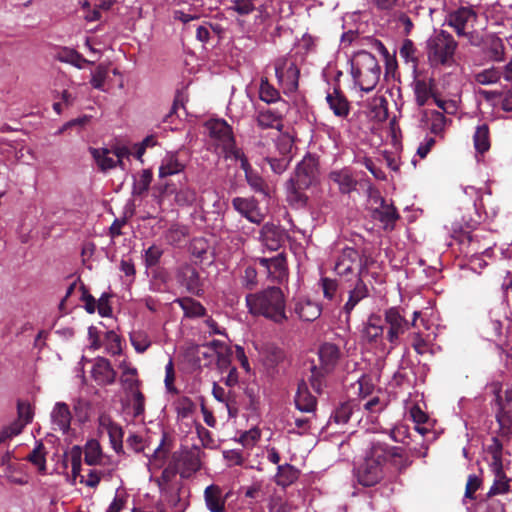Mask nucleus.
Instances as JSON below:
<instances>
[{"mask_svg":"<svg viewBox=\"0 0 512 512\" xmlns=\"http://www.w3.org/2000/svg\"><path fill=\"white\" fill-rule=\"evenodd\" d=\"M286 233L279 225L265 223L260 230V241L269 250H278L285 242Z\"/></svg>","mask_w":512,"mask_h":512,"instance_id":"6ab92c4d","label":"nucleus"},{"mask_svg":"<svg viewBox=\"0 0 512 512\" xmlns=\"http://www.w3.org/2000/svg\"><path fill=\"white\" fill-rule=\"evenodd\" d=\"M457 43L453 36L441 30L427 41V54L432 64H446L454 55Z\"/></svg>","mask_w":512,"mask_h":512,"instance_id":"423d86ee","label":"nucleus"},{"mask_svg":"<svg viewBox=\"0 0 512 512\" xmlns=\"http://www.w3.org/2000/svg\"><path fill=\"white\" fill-rule=\"evenodd\" d=\"M503 445L497 437H492V443L487 447V452L492 456L494 470L501 472Z\"/></svg>","mask_w":512,"mask_h":512,"instance_id":"09e8293b","label":"nucleus"},{"mask_svg":"<svg viewBox=\"0 0 512 512\" xmlns=\"http://www.w3.org/2000/svg\"><path fill=\"white\" fill-rule=\"evenodd\" d=\"M380 74L381 67L372 53L361 51L356 54L351 64V75L362 91H372L379 82Z\"/></svg>","mask_w":512,"mask_h":512,"instance_id":"20e7f679","label":"nucleus"},{"mask_svg":"<svg viewBox=\"0 0 512 512\" xmlns=\"http://www.w3.org/2000/svg\"><path fill=\"white\" fill-rule=\"evenodd\" d=\"M306 189L298 187V183L290 179L287 183L286 196L289 205L297 209L305 207L308 201V197L305 194Z\"/></svg>","mask_w":512,"mask_h":512,"instance_id":"c756f323","label":"nucleus"},{"mask_svg":"<svg viewBox=\"0 0 512 512\" xmlns=\"http://www.w3.org/2000/svg\"><path fill=\"white\" fill-rule=\"evenodd\" d=\"M371 216L374 220L383 224L384 230L391 231L395 228V223L399 220L400 215L393 203L384 202L379 206L371 209Z\"/></svg>","mask_w":512,"mask_h":512,"instance_id":"4be33fe9","label":"nucleus"},{"mask_svg":"<svg viewBox=\"0 0 512 512\" xmlns=\"http://www.w3.org/2000/svg\"><path fill=\"white\" fill-rule=\"evenodd\" d=\"M132 397L134 417H139L145 412V396L140 389L129 393Z\"/></svg>","mask_w":512,"mask_h":512,"instance_id":"338daca9","label":"nucleus"},{"mask_svg":"<svg viewBox=\"0 0 512 512\" xmlns=\"http://www.w3.org/2000/svg\"><path fill=\"white\" fill-rule=\"evenodd\" d=\"M178 473L180 474V470L171 457L167 467L164 468L160 478L157 480L160 490H164L166 485H168Z\"/></svg>","mask_w":512,"mask_h":512,"instance_id":"3c124183","label":"nucleus"},{"mask_svg":"<svg viewBox=\"0 0 512 512\" xmlns=\"http://www.w3.org/2000/svg\"><path fill=\"white\" fill-rule=\"evenodd\" d=\"M53 424L63 433H67L70 429L72 415L69 406L64 402H57L51 413Z\"/></svg>","mask_w":512,"mask_h":512,"instance_id":"bb28decb","label":"nucleus"},{"mask_svg":"<svg viewBox=\"0 0 512 512\" xmlns=\"http://www.w3.org/2000/svg\"><path fill=\"white\" fill-rule=\"evenodd\" d=\"M424 116L427 118L429 124V130L435 135H441L446 127L448 119L442 112L431 110L424 111Z\"/></svg>","mask_w":512,"mask_h":512,"instance_id":"ea45409f","label":"nucleus"},{"mask_svg":"<svg viewBox=\"0 0 512 512\" xmlns=\"http://www.w3.org/2000/svg\"><path fill=\"white\" fill-rule=\"evenodd\" d=\"M232 206L251 223L260 224L264 220V214L260 211L259 203L254 197H235L232 200Z\"/></svg>","mask_w":512,"mask_h":512,"instance_id":"9b49d317","label":"nucleus"},{"mask_svg":"<svg viewBox=\"0 0 512 512\" xmlns=\"http://www.w3.org/2000/svg\"><path fill=\"white\" fill-rule=\"evenodd\" d=\"M473 141L476 151L481 154L490 149L489 127L487 124H482L476 128Z\"/></svg>","mask_w":512,"mask_h":512,"instance_id":"a19ab883","label":"nucleus"},{"mask_svg":"<svg viewBox=\"0 0 512 512\" xmlns=\"http://www.w3.org/2000/svg\"><path fill=\"white\" fill-rule=\"evenodd\" d=\"M258 263L262 266L267 277L278 283H281L287 277V264L284 254H278L272 258H259Z\"/></svg>","mask_w":512,"mask_h":512,"instance_id":"a211bd4d","label":"nucleus"},{"mask_svg":"<svg viewBox=\"0 0 512 512\" xmlns=\"http://www.w3.org/2000/svg\"><path fill=\"white\" fill-rule=\"evenodd\" d=\"M380 432L387 433L390 439L396 443H405V440L409 437V428L405 424H398L389 430H381Z\"/></svg>","mask_w":512,"mask_h":512,"instance_id":"864d4df0","label":"nucleus"},{"mask_svg":"<svg viewBox=\"0 0 512 512\" xmlns=\"http://www.w3.org/2000/svg\"><path fill=\"white\" fill-rule=\"evenodd\" d=\"M496 405V420L500 426V430L505 435L512 433V413L511 410L508 409L509 405L502 402L499 393L496 395Z\"/></svg>","mask_w":512,"mask_h":512,"instance_id":"c85d7f7f","label":"nucleus"},{"mask_svg":"<svg viewBox=\"0 0 512 512\" xmlns=\"http://www.w3.org/2000/svg\"><path fill=\"white\" fill-rule=\"evenodd\" d=\"M370 265L368 256L361 255L352 247H345L337 257L334 271L345 281H352L363 277Z\"/></svg>","mask_w":512,"mask_h":512,"instance_id":"39448f33","label":"nucleus"},{"mask_svg":"<svg viewBox=\"0 0 512 512\" xmlns=\"http://www.w3.org/2000/svg\"><path fill=\"white\" fill-rule=\"evenodd\" d=\"M57 59L64 63H69L79 69L83 68L85 64H91L89 60L84 58L80 53L71 48H61L57 53Z\"/></svg>","mask_w":512,"mask_h":512,"instance_id":"58836bf2","label":"nucleus"},{"mask_svg":"<svg viewBox=\"0 0 512 512\" xmlns=\"http://www.w3.org/2000/svg\"><path fill=\"white\" fill-rule=\"evenodd\" d=\"M26 459L33 465L37 466L38 471L41 474L46 473V451L42 441L36 442V446L31 451V453L26 457Z\"/></svg>","mask_w":512,"mask_h":512,"instance_id":"79ce46f5","label":"nucleus"},{"mask_svg":"<svg viewBox=\"0 0 512 512\" xmlns=\"http://www.w3.org/2000/svg\"><path fill=\"white\" fill-rule=\"evenodd\" d=\"M226 499L227 496H223L222 488L216 484H211L204 490L205 504L210 512H226Z\"/></svg>","mask_w":512,"mask_h":512,"instance_id":"b1692460","label":"nucleus"},{"mask_svg":"<svg viewBox=\"0 0 512 512\" xmlns=\"http://www.w3.org/2000/svg\"><path fill=\"white\" fill-rule=\"evenodd\" d=\"M189 251L198 263L212 262L210 244L204 237H195L191 240Z\"/></svg>","mask_w":512,"mask_h":512,"instance_id":"cd10ccee","label":"nucleus"},{"mask_svg":"<svg viewBox=\"0 0 512 512\" xmlns=\"http://www.w3.org/2000/svg\"><path fill=\"white\" fill-rule=\"evenodd\" d=\"M108 75V68L102 64L98 65L92 73L90 83L93 88L105 91L104 83Z\"/></svg>","mask_w":512,"mask_h":512,"instance_id":"6e6d98bb","label":"nucleus"},{"mask_svg":"<svg viewBox=\"0 0 512 512\" xmlns=\"http://www.w3.org/2000/svg\"><path fill=\"white\" fill-rule=\"evenodd\" d=\"M175 302L182 308L186 317H203L206 314L205 307L199 301L191 297L179 298Z\"/></svg>","mask_w":512,"mask_h":512,"instance_id":"c9c22d12","label":"nucleus"},{"mask_svg":"<svg viewBox=\"0 0 512 512\" xmlns=\"http://www.w3.org/2000/svg\"><path fill=\"white\" fill-rule=\"evenodd\" d=\"M384 331L385 327L381 316L372 313L363 325L361 337L368 344H377L385 337Z\"/></svg>","mask_w":512,"mask_h":512,"instance_id":"aec40b11","label":"nucleus"},{"mask_svg":"<svg viewBox=\"0 0 512 512\" xmlns=\"http://www.w3.org/2000/svg\"><path fill=\"white\" fill-rule=\"evenodd\" d=\"M319 364H312L309 382L313 390L320 394L326 387V378L336 368L340 358V348L333 343H323L318 350Z\"/></svg>","mask_w":512,"mask_h":512,"instance_id":"7ed1b4c3","label":"nucleus"},{"mask_svg":"<svg viewBox=\"0 0 512 512\" xmlns=\"http://www.w3.org/2000/svg\"><path fill=\"white\" fill-rule=\"evenodd\" d=\"M275 75L279 85L289 91L298 88L300 71L296 64L288 59L287 56H281L274 61Z\"/></svg>","mask_w":512,"mask_h":512,"instance_id":"6e6552de","label":"nucleus"},{"mask_svg":"<svg viewBox=\"0 0 512 512\" xmlns=\"http://www.w3.org/2000/svg\"><path fill=\"white\" fill-rule=\"evenodd\" d=\"M411 346L418 355L432 353L429 342L424 339L420 333H414L412 335Z\"/></svg>","mask_w":512,"mask_h":512,"instance_id":"680f3d73","label":"nucleus"},{"mask_svg":"<svg viewBox=\"0 0 512 512\" xmlns=\"http://www.w3.org/2000/svg\"><path fill=\"white\" fill-rule=\"evenodd\" d=\"M106 352L112 356L122 353L121 339L114 331H108L105 335Z\"/></svg>","mask_w":512,"mask_h":512,"instance_id":"603ef678","label":"nucleus"},{"mask_svg":"<svg viewBox=\"0 0 512 512\" xmlns=\"http://www.w3.org/2000/svg\"><path fill=\"white\" fill-rule=\"evenodd\" d=\"M163 255V249L160 246L152 245L144 254V262L146 267L151 268L159 264L160 259Z\"/></svg>","mask_w":512,"mask_h":512,"instance_id":"13d9d810","label":"nucleus"},{"mask_svg":"<svg viewBox=\"0 0 512 512\" xmlns=\"http://www.w3.org/2000/svg\"><path fill=\"white\" fill-rule=\"evenodd\" d=\"M495 471V480L490 490L487 493V496H494L498 494L505 493L509 490V481L506 478L503 468L501 467V472L499 470Z\"/></svg>","mask_w":512,"mask_h":512,"instance_id":"de8ad7c7","label":"nucleus"},{"mask_svg":"<svg viewBox=\"0 0 512 512\" xmlns=\"http://www.w3.org/2000/svg\"><path fill=\"white\" fill-rule=\"evenodd\" d=\"M205 127L210 138L221 148L235 139L232 127L223 119H210L205 123Z\"/></svg>","mask_w":512,"mask_h":512,"instance_id":"4468645a","label":"nucleus"},{"mask_svg":"<svg viewBox=\"0 0 512 512\" xmlns=\"http://www.w3.org/2000/svg\"><path fill=\"white\" fill-rule=\"evenodd\" d=\"M242 286L247 290H253L258 285L257 270L253 266L245 268L240 277Z\"/></svg>","mask_w":512,"mask_h":512,"instance_id":"4d7b16f0","label":"nucleus"},{"mask_svg":"<svg viewBox=\"0 0 512 512\" xmlns=\"http://www.w3.org/2000/svg\"><path fill=\"white\" fill-rule=\"evenodd\" d=\"M90 152L95 159L100 170L107 171L109 169L117 167L116 161L109 156L110 150L107 148L97 149L90 148Z\"/></svg>","mask_w":512,"mask_h":512,"instance_id":"37998d69","label":"nucleus"},{"mask_svg":"<svg viewBox=\"0 0 512 512\" xmlns=\"http://www.w3.org/2000/svg\"><path fill=\"white\" fill-rule=\"evenodd\" d=\"M328 180L335 184L341 194H350L357 188L358 181L349 167L334 169L329 172Z\"/></svg>","mask_w":512,"mask_h":512,"instance_id":"2eb2a0df","label":"nucleus"},{"mask_svg":"<svg viewBox=\"0 0 512 512\" xmlns=\"http://www.w3.org/2000/svg\"><path fill=\"white\" fill-rule=\"evenodd\" d=\"M284 358L285 353L281 348L275 345H270L266 348V361L270 366L278 365Z\"/></svg>","mask_w":512,"mask_h":512,"instance_id":"0e129e2a","label":"nucleus"},{"mask_svg":"<svg viewBox=\"0 0 512 512\" xmlns=\"http://www.w3.org/2000/svg\"><path fill=\"white\" fill-rule=\"evenodd\" d=\"M175 201L181 206L192 205L196 201V192L189 187L181 188L176 192Z\"/></svg>","mask_w":512,"mask_h":512,"instance_id":"052dcab7","label":"nucleus"},{"mask_svg":"<svg viewBox=\"0 0 512 512\" xmlns=\"http://www.w3.org/2000/svg\"><path fill=\"white\" fill-rule=\"evenodd\" d=\"M248 312L253 316H261L281 325L288 320L286 312V296L277 286H268L260 291L249 293L245 297Z\"/></svg>","mask_w":512,"mask_h":512,"instance_id":"f03ea898","label":"nucleus"},{"mask_svg":"<svg viewBox=\"0 0 512 512\" xmlns=\"http://www.w3.org/2000/svg\"><path fill=\"white\" fill-rule=\"evenodd\" d=\"M84 461L90 466L101 465L103 463L102 449L97 440L92 439L86 443Z\"/></svg>","mask_w":512,"mask_h":512,"instance_id":"4c0bfd02","label":"nucleus"},{"mask_svg":"<svg viewBox=\"0 0 512 512\" xmlns=\"http://www.w3.org/2000/svg\"><path fill=\"white\" fill-rule=\"evenodd\" d=\"M257 125L262 129H283V114L278 110L260 109L256 116Z\"/></svg>","mask_w":512,"mask_h":512,"instance_id":"393cba45","label":"nucleus"},{"mask_svg":"<svg viewBox=\"0 0 512 512\" xmlns=\"http://www.w3.org/2000/svg\"><path fill=\"white\" fill-rule=\"evenodd\" d=\"M294 402L296 408L301 412L314 413L317 407V399L310 393L304 381L298 384Z\"/></svg>","mask_w":512,"mask_h":512,"instance_id":"a878e982","label":"nucleus"},{"mask_svg":"<svg viewBox=\"0 0 512 512\" xmlns=\"http://www.w3.org/2000/svg\"><path fill=\"white\" fill-rule=\"evenodd\" d=\"M120 383L126 393L138 390L141 381L138 379L137 369H128L126 372H121Z\"/></svg>","mask_w":512,"mask_h":512,"instance_id":"a18cd8bd","label":"nucleus"},{"mask_svg":"<svg viewBox=\"0 0 512 512\" xmlns=\"http://www.w3.org/2000/svg\"><path fill=\"white\" fill-rule=\"evenodd\" d=\"M477 20L476 12L469 7H460L449 15L448 24L454 28L458 36L467 35V29L473 28Z\"/></svg>","mask_w":512,"mask_h":512,"instance_id":"f8f14e48","label":"nucleus"},{"mask_svg":"<svg viewBox=\"0 0 512 512\" xmlns=\"http://www.w3.org/2000/svg\"><path fill=\"white\" fill-rule=\"evenodd\" d=\"M245 180L255 193L262 195L264 198L270 197L271 189L269 185L255 169L245 175Z\"/></svg>","mask_w":512,"mask_h":512,"instance_id":"f704fd0d","label":"nucleus"},{"mask_svg":"<svg viewBox=\"0 0 512 512\" xmlns=\"http://www.w3.org/2000/svg\"><path fill=\"white\" fill-rule=\"evenodd\" d=\"M326 102L336 117L344 119L349 115L350 102L338 85L332 92H327Z\"/></svg>","mask_w":512,"mask_h":512,"instance_id":"5701e85b","label":"nucleus"},{"mask_svg":"<svg viewBox=\"0 0 512 512\" xmlns=\"http://www.w3.org/2000/svg\"><path fill=\"white\" fill-rule=\"evenodd\" d=\"M177 277L179 283L186 288L187 292L198 297L203 295V281L200 278L199 272L194 267L191 265L181 267Z\"/></svg>","mask_w":512,"mask_h":512,"instance_id":"dca6fc26","label":"nucleus"},{"mask_svg":"<svg viewBox=\"0 0 512 512\" xmlns=\"http://www.w3.org/2000/svg\"><path fill=\"white\" fill-rule=\"evenodd\" d=\"M185 169V163L181 162L176 153L167 154L159 167V177L165 178L178 174Z\"/></svg>","mask_w":512,"mask_h":512,"instance_id":"2f4dec72","label":"nucleus"},{"mask_svg":"<svg viewBox=\"0 0 512 512\" xmlns=\"http://www.w3.org/2000/svg\"><path fill=\"white\" fill-rule=\"evenodd\" d=\"M259 97L266 103H273L280 99V93L269 83L267 77L261 78Z\"/></svg>","mask_w":512,"mask_h":512,"instance_id":"49530a36","label":"nucleus"},{"mask_svg":"<svg viewBox=\"0 0 512 512\" xmlns=\"http://www.w3.org/2000/svg\"><path fill=\"white\" fill-rule=\"evenodd\" d=\"M414 94L415 100L418 106H424L431 97H434L433 93V80L426 81L424 79H417L414 81Z\"/></svg>","mask_w":512,"mask_h":512,"instance_id":"473e14b6","label":"nucleus"},{"mask_svg":"<svg viewBox=\"0 0 512 512\" xmlns=\"http://www.w3.org/2000/svg\"><path fill=\"white\" fill-rule=\"evenodd\" d=\"M318 177V161L314 156L308 155L297 165L295 174L290 179L298 183L300 188H309Z\"/></svg>","mask_w":512,"mask_h":512,"instance_id":"9d476101","label":"nucleus"},{"mask_svg":"<svg viewBox=\"0 0 512 512\" xmlns=\"http://www.w3.org/2000/svg\"><path fill=\"white\" fill-rule=\"evenodd\" d=\"M415 53L416 48L413 41L410 39H405L399 50L400 57L403 58L406 62L411 61L414 64H417L418 60Z\"/></svg>","mask_w":512,"mask_h":512,"instance_id":"e2e57ef3","label":"nucleus"},{"mask_svg":"<svg viewBox=\"0 0 512 512\" xmlns=\"http://www.w3.org/2000/svg\"><path fill=\"white\" fill-rule=\"evenodd\" d=\"M130 341L138 353H144L150 346L147 336L140 332H134L130 335Z\"/></svg>","mask_w":512,"mask_h":512,"instance_id":"69168bd1","label":"nucleus"},{"mask_svg":"<svg viewBox=\"0 0 512 512\" xmlns=\"http://www.w3.org/2000/svg\"><path fill=\"white\" fill-rule=\"evenodd\" d=\"M300 471L293 465H278L276 474V483L280 486L287 487L293 484L299 478Z\"/></svg>","mask_w":512,"mask_h":512,"instance_id":"e433bc0d","label":"nucleus"},{"mask_svg":"<svg viewBox=\"0 0 512 512\" xmlns=\"http://www.w3.org/2000/svg\"><path fill=\"white\" fill-rule=\"evenodd\" d=\"M200 450L198 448L176 451L172 459L180 470L181 478L187 479L201 469Z\"/></svg>","mask_w":512,"mask_h":512,"instance_id":"1a4fd4ad","label":"nucleus"},{"mask_svg":"<svg viewBox=\"0 0 512 512\" xmlns=\"http://www.w3.org/2000/svg\"><path fill=\"white\" fill-rule=\"evenodd\" d=\"M110 476V473L106 470L90 469L87 474V478L81 476L80 482L85 484L89 488H96L101 479Z\"/></svg>","mask_w":512,"mask_h":512,"instance_id":"5fc2aeb1","label":"nucleus"},{"mask_svg":"<svg viewBox=\"0 0 512 512\" xmlns=\"http://www.w3.org/2000/svg\"><path fill=\"white\" fill-rule=\"evenodd\" d=\"M153 179V173L150 169H144L138 178H135L132 193L135 196H142L148 192Z\"/></svg>","mask_w":512,"mask_h":512,"instance_id":"c03bdc74","label":"nucleus"},{"mask_svg":"<svg viewBox=\"0 0 512 512\" xmlns=\"http://www.w3.org/2000/svg\"><path fill=\"white\" fill-rule=\"evenodd\" d=\"M17 415L18 420L27 424H30L33 420L34 412L32 406L27 401H17Z\"/></svg>","mask_w":512,"mask_h":512,"instance_id":"bf43d9fd","label":"nucleus"},{"mask_svg":"<svg viewBox=\"0 0 512 512\" xmlns=\"http://www.w3.org/2000/svg\"><path fill=\"white\" fill-rule=\"evenodd\" d=\"M82 454L83 452L81 447L77 445L73 446L68 453V457L71 462V474L74 480L77 477L81 478L82 476L80 475L82 465Z\"/></svg>","mask_w":512,"mask_h":512,"instance_id":"8fccbe9b","label":"nucleus"},{"mask_svg":"<svg viewBox=\"0 0 512 512\" xmlns=\"http://www.w3.org/2000/svg\"><path fill=\"white\" fill-rule=\"evenodd\" d=\"M99 427L106 431L110 444L115 452L120 453L123 451V436L124 432L122 427L112 420L109 415H100L99 416Z\"/></svg>","mask_w":512,"mask_h":512,"instance_id":"412c9836","label":"nucleus"},{"mask_svg":"<svg viewBox=\"0 0 512 512\" xmlns=\"http://www.w3.org/2000/svg\"><path fill=\"white\" fill-rule=\"evenodd\" d=\"M500 72L496 69H487L476 75V81L482 85L495 83L500 78Z\"/></svg>","mask_w":512,"mask_h":512,"instance_id":"774afa93","label":"nucleus"},{"mask_svg":"<svg viewBox=\"0 0 512 512\" xmlns=\"http://www.w3.org/2000/svg\"><path fill=\"white\" fill-rule=\"evenodd\" d=\"M356 407L357 404L353 400L340 403L332 413L330 420L337 425H345L350 420Z\"/></svg>","mask_w":512,"mask_h":512,"instance_id":"72a5a7b5","label":"nucleus"},{"mask_svg":"<svg viewBox=\"0 0 512 512\" xmlns=\"http://www.w3.org/2000/svg\"><path fill=\"white\" fill-rule=\"evenodd\" d=\"M294 310L303 321H314L321 315L320 306L310 300H298Z\"/></svg>","mask_w":512,"mask_h":512,"instance_id":"7c9ffc66","label":"nucleus"},{"mask_svg":"<svg viewBox=\"0 0 512 512\" xmlns=\"http://www.w3.org/2000/svg\"><path fill=\"white\" fill-rule=\"evenodd\" d=\"M91 376L98 385L109 386L115 383L117 372L107 358L98 356L94 359Z\"/></svg>","mask_w":512,"mask_h":512,"instance_id":"ddd939ff","label":"nucleus"},{"mask_svg":"<svg viewBox=\"0 0 512 512\" xmlns=\"http://www.w3.org/2000/svg\"><path fill=\"white\" fill-rule=\"evenodd\" d=\"M386 324L385 339L391 344V348L399 345L400 337L410 328V322L400 312L398 307H390L384 311Z\"/></svg>","mask_w":512,"mask_h":512,"instance_id":"0eeeda50","label":"nucleus"},{"mask_svg":"<svg viewBox=\"0 0 512 512\" xmlns=\"http://www.w3.org/2000/svg\"><path fill=\"white\" fill-rule=\"evenodd\" d=\"M412 462L405 448L373 439L363 461L355 468V476L360 485L372 487L384 478L385 464H389L396 472L403 473Z\"/></svg>","mask_w":512,"mask_h":512,"instance_id":"f257e3e1","label":"nucleus"},{"mask_svg":"<svg viewBox=\"0 0 512 512\" xmlns=\"http://www.w3.org/2000/svg\"><path fill=\"white\" fill-rule=\"evenodd\" d=\"M369 296V289L363 280V277H357L354 285L348 291V299L342 307V312L345 314V321L349 323L351 313L360 301Z\"/></svg>","mask_w":512,"mask_h":512,"instance_id":"f3484780","label":"nucleus"}]
</instances>
